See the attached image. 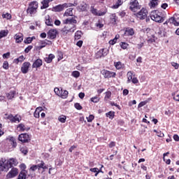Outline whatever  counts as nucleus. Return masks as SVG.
<instances>
[{
	"label": "nucleus",
	"mask_w": 179,
	"mask_h": 179,
	"mask_svg": "<svg viewBox=\"0 0 179 179\" xmlns=\"http://www.w3.org/2000/svg\"><path fill=\"white\" fill-rule=\"evenodd\" d=\"M38 8V3L37 1H32L29 3V7L27 10V13L33 16L37 13V9Z\"/></svg>",
	"instance_id": "1"
},
{
	"label": "nucleus",
	"mask_w": 179,
	"mask_h": 179,
	"mask_svg": "<svg viewBox=\"0 0 179 179\" xmlns=\"http://www.w3.org/2000/svg\"><path fill=\"white\" fill-rule=\"evenodd\" d=\"M9 169H11L9 161L5 158H1L0 160V171H9Z\"/></svg>",
	"instance_id": "2"
},
{
	"label": "nucleus",
	"mask_w": 179,
	"mask_h": 179,
	"mask_svg": "<svg viewBox=\"0 0 179 179\" xmlns=\"http://www.w3.org/2000/svg\"><path fill=\"white\" fill-rule=\"evenodd\" d=\"M150 17L152 20H154V22H157L158 23H162L163 22V17H162V14L158 10L152 11L150 13Z\"/></svg>",
	"instance_id": "3"
},
{
	"label": "nucleus",
	"mask_w": 179,
	"mask_h": 179,
	"mask_svg": "<svg viewBox=\"0 0 179 179\" xmlns=\"http://www.w3.org/2000/svg\"><path fill=\"white\" fill-rule=\"evenodd\" d=\"M4 118H6V120H9L10 122H20V121H22V117L17 115L13 116L12 114H5Z\"/></svg>",
	"instance_id": "4"
},
{
	"label": "nucleus",
	"mask_w": 179,
	"mask_h": 179,
	"mask_svg": "<svg viewBox=\"0 0 179 179\" xmlns=\"http://www.w3.org/2000/svg\"><path fill=\"white\" fill-rule=\"evenodd\" d=\"M129 5V8L132 12H136V10H139V9H141V6H139L138 0H131Z\"/></svg>",
	"instance_id": "5"
},
{
	"label": "nucleus",
	"mask_w": 179,
	"mask_h": 179,
	"mask_svg": "<svg viewBox=\"0 0 179 179\" xmlns=\"http://www.w3.org/2000/svg\"><path fill=\"white\" fill-rule=\"evenodd\" d=\"M136 17L140 20H143L148 17V10L143 8L138 13L136 14Z\"/></svg>",
	"instance_id": "6"
},
{
	"label": "nucleus",
	"mask_w": 179,
	"mask_h": 179,
	"mask_svg": "<svg viewBox=\"0 0 179 179\" xmlns=\"http://www.w3.org/2000/svg\"><path fill=\"white\" fill-rule=\"evenodd\" d=\"M90 12L94 16H104V15L107 13V10H105L103 11H101V10L97 11V9L94 8V6H91Z\"/></svg>",
	"instance_id": "7"
},
{
	"label": "nucleus",
	"mask_w": 179,
	"mask_h": 179,
	"mask_svg": "<svg viewBox=\"0 0 179 179\" xmlns=\"http://www.w3.org/2000/svg\"><path fill=\"white\" fill-rule=\"evenodd\" d=\"M19 174V171L16 168H13L11 170L7 173L6 178H14V177H16Z\"/></svg>",
	"instance_id": "8"
},
{
	"label": "nucleus",
	"mask_w": 179,
	"mask_h": 179,
	"mask_svg": "<svg viewBox=\"0 0 179 179\" xmlns=\"http://www.w3.org/2000/svg\"><path fill=\"white\" fill-rule=\"evenodd\" d=\"M31 66V64L29 62H25L22 64L21 66V72L24 74H26L29 72V69Z\"/></svg>",
	"instance_id": "9"
},
{
	"label": "nucleus",
	"mask_w": 179,
	"mask_h": 179,
	"mask_svg": "<svg viewBox=\"0 0 179 179\" xmlns=\"http://www.w3.org/2000/svg\"><path fill=\"white\" fill-rule=\"evenodd\" d=\"M108 54V50L107 48L101 49L96 53V58H101V57H106Z\"/></svg>",
	"instance_id": "10"
},
{
	"label": "nucleus",
	"mask_w": 179,
	"mask_h": 179,
	"mask_svg": "<svg viewBox=\"0 0 179 179\" xmlns=\"http://www.w3.org/2000/svg\"><path fill=\"white\" fill-rule=\"evenodd\" d=\"M102 75H103L104 78H115L117 73H115V72L110 71L108 70H103Z\"/></svg>",
	"instance_id": "11"
},
{
	"label": "nucleus",
	"mask_w": 179,
	"mask_h": 179,
	"mask_svg": "<svg viewBox=\"0 0 179 179\" xmlns=\"http://www.w3.org/2000/svg\"><path fill=\"white\" fill-rule=\"evenodd\" d=\"M169 24H173L174 26H179V17L174 15L169 19Z\"/></svg>",
	"instance_id": "12"
},
{
	"label": "nucleus",
	"mask_w": 179,
	"mask_h": 179,
	"mask_svg": "<svg viewBox=\"0 0 179 179\" xmlns=\"http://www.w3.org/2000/svg\"><path fill=\"white\" fill-rule=\"evenodd\" d=\"M57 34L58 31L57 29H50L48 32V37L50 38V40H54V38H57Z\"/></svg>",
	"instance_id": "13"
},
{
	"label": "nucleus",
	"mask_w": 179,
	"mask_h": 179,
	"mask_svg": "<svg viewBox=\"0 0 179 179\" xmlns=\"http://www.w3.org/2000/svg\"><path fill=\"white\" fill-rule=\"evenodd\" d=\"M18 139L20 142L26 143L30 140V136L27 134H22L19 136Z\"/></svg>",
	"instance_id": "14"
},
{
	"label": "nucleus",
	"mask_w": 179,
	"mask_h": 179,
	"mask_svg": "<svg viewBox=\"0 0 179 179\" xmlns=\"http://www.w3.org/2000/svg\"><path fill=\"white\" fill-rule=\"evenodd\" d=\"M64 27L70 33H74L75 30H76V25L73 24H66Z\"/></svg>",
	"instance_id": "15"
},
{
	"label": "nucleus",
	"mask_w": 179,
	"mask_h": 179,
	"mask_svg": "<svg viewBox=\"0 0 179 179\" xmlns=\"http://www.w3.org/2000/svg\"><path fill=\"white\" fill-rule=\"evenodd\" d=\"M43 65V60L41 59H36L32 64V68H40Z\"/></svg>",
	"instance_id": "16"
},
{
	"label": "nucleus",
	"mask_w": 179,
	"mask_h": 179,
	"mask_svg": "<svg viewBox=\"0 0 179 179\" xmlns=\"http://www.w3.org/2000/svg\"><path fill=\"white\" fill-rule=\"evenodd\" d=\"M64 24H76L78 23V21L76 19L72 17V18H67L64 22Z\"/></svg>",
	"instance_id": "17"
},
{
	"label": "nucleus",
	"mask_w": 179,
	"mask_h": 179,
	"mask_svg": "<svg viewBox=\"0 0 179 179\" xmlns=\"http://www.w3.org/2000/svg\"><path fill=\"white\" fill-rule=\"evenodd\" d=\"M29 129H30V128L26 127V126H24V124H20L17 126V130L20 131V132H24L25 131H27Z\"/></svg>",
	"instance_id": "18"
},
{
	"label": "nucleus",
	"mask_w": 179,
	"mask_h": 179,
	"mask_svg": "<svg viewBox=\"0 0 179 179\" xmlns=\"http://www.w3.org/2000/svg\"><path fill=\"white\" fill-rule=\"evenodd\" d=\"M14 38L15 43H22L23 41V35L22 34H17L15 35Z\"/></svg>",
	"instance_id": "19"
},
{
	"label": "nucleus",
	"mask_w": 179,
	"mask_h": 179,
	"mask_svg": "<svg viewBox=\"0 0 179 179\" xmlns=\"http://www.w3.org/2000/svg\"><path fill=\"white\" fill-rule=\"evenodd\" d=\"M149 6L151 9L156 8L159 5V0H150Z\"/></svg>",
	"instance_id": "20"
},
{
	"label": "nucleus",
	"mask_w": 179,
	"mask_h": 179,
	"mask_svg": "<svg viewBox=\"0 0 179 179\" xmlns=\"http://www.w3.org/2000/svg\"><path fill=\"white\" fill-rule=\"evenodd\" d=\"M7 161L8 162L11 168H12V166H17V164H19L17 159H16L15 158H11L10 159H7Z\"/></svg>",
	"instance_id": "21"
},
{
	"label": "nucleus",
	"mask_w": 179,
	"mask_h": 179,
	"mask_svg": "<svg viewBox=\"0 0 179 179\" xmlns=\"http://www.w3.org/2000/svg\"><path fill=\"white\" fill-rule=\"evenodd\" d=\"M45 24H47V26H53L54 22L52 21V20H51V18H50V15H46L45 17Z\"/></svg>",
	"instance_id": "22"
},
{
	"label": "nucleus",
	"mask_w": 179,
	"mask_h": 179,
	"mask_svg": "<svg viewBox=\"0 0 179 179\" xmlns=\"http://www.w3.org/2000/svg\"><path fill=\"white\" fill-rule=\"evenodd\" d=\"M124 34L126 36H134V34H135V31H134V29H131V28H127L126 30H125V32H124Z\"/></svg>",
	"instance_id": "23"
},
{
	"label": "nucleus",
	"mask_w": 179,
	"mask_h": 179,
	"mask_svg": "<svg viewBox=\"0 0 179 179\" xmlns=\"http://www.w3.org/2000/svg\"><path fill=\"white\" fill-rule=\"evenodd\" d=\"M27 176V171L26 170L21 171L20 173L18 176L17 179H26Z\"/></svg>",
	"instance_id": "24"
},
{
	"label": "nucleus",
	"mask_w": 179,
	"mask_h": 179,
	"mask_svg": "<svg viewBox=\"0 0 179 179\" xmlns=\"http://www.w3.org/2000/svg\"><path fill=\"white\" fill-rule=\"evenodd\" d=\"M117 20H118V17H117L115 14H112L110 15V23H112V24H115Z\"/></svg>",
	"instance_id": "25"
},
{
	"label": "nucleus",
	"mask_w": 179,
	"mask_h": 179,
	"mask_svg": "<svg viewBox=\"0 0 179 179\" xmlns=\"http://www.w3.org/2000/svg\"><path fill=\"white\" fill-rule=\"evenodd\" d=\"M15 94H16V91L13 90V91H10L9 93L6 94V97L7 99H8V100H12V99L15 97Z\"/></svg>",
	"instance_id": "26"
},
{
	"label": "nucleus",
	"mask_w": 179,
	"mask_h": 179,
	"mask_svg": "<svg viewBox=\"0 0 179 179\" xmlns=\"http://www.w3.org/2000/svg\"><path fill=\"white\" fill-rule=\"evenodd\" d=\"M55 58V56L52 54L49 55L48 57H45V61L47 64H51L52 62V59Z\"/></svg>",
	"instance_id": "27"
},
{
	"label": "nucleus",
	"mask_w": 179,
	"mask_h": 179,
	"mask_svg": "<svg viewBox=\"0 0 179 179\" xmlns=\"http://www.w3.org/2000/svg\"><path fill=\"white\" fill-rule=\"evenodd\" d=\"M24 59H26V57L23 55H21L18 58L14 59V62H15V64H19V62H23Z\"/></svg>",
	"instance_id": "28"
},
{
	"label": "nucleus",
	"mask_w": 179,
	"mask_h": 179,
	"mask_svg": "<svg viewBox=\"0 0 179 179\" xmlns=\"http://www.w3.org/2000/svg\"><path fill=\"white\" fill-rule=\"evenodd\" d=\"M42 3V6L41 7V9H47V8H48L49 6V2L46 0H43V1H41Z\"/></svg>",
	"instance_id": "29"
},
{
	"label": "nucleus",
	"mask_w": 179,
	"mask_h": 179,
	"mask_svg": "<svg viewBox=\"0 0 179 179\" xmlns=\"http://www.w3.org/2000/svg\"><path fill=\"white\" fill-rule=\"evenodd\" d=\"M78 9L81 10V12H85V10H87V4L83 3L80 6H78Z\"/></svg>",
	"instance_id": "30"
},
{
	"label": "nucleus",
	"mask_w": 179,
	"mask_h": 179,
	"mask_svg": "<svg viewBox=\"0 0 179 179\" xmlns=\"http://www.w3.org/2000/svg\"><path fill=\"white\" fill-rule=\"evenodd\" d=\"M9 31L8 30H1L0 31V39L3 38V37H6Z\"/></svg>",
	"instance_id": "31"
},
{
	"label": "nucleus",
	"mask_w": 179,
	"mask_h": 179,
	"mask_svg": "<svg viewBox=\"0 0 179 179\" xmlns=\"http://www.w3.org/2000/svg\"><path fill=\"white\" fill-rule=\"evenodd\" d=\"M70 33V31H69L66 29L64 27L61 31V36L62 37H65L67 34H69Z\"/></svg>",
	"instance_id": "32"
},
{
	"label": "nucleus",
	"mask_w": 179,
	"mask_h": 179,
	"mask_svg": "<svg viewBox=\"0 0 179 179\" xmlns=\"http://www.w3.org/2000/svg\"><path fill=\"white\" fill-rule=\"evenodd\" d=\"M73 8H68L64 13L65 16H72L73 15Z\"/></svg>",
	"instance_id": "33"
},
{
	"label": "nucleus",
	"mask_w": 179,
	"mask_h": 179,
	"mask_svg": "<svg viewBox=\"0 0 179 179\" xmlns=\"http://www.w3.org/2000/svg\"><path fill=\"white\" fill-rule=\"evenodd\" d=\"M58 120L59 122H62V124H65L66 121V116L62 115L58 117Z\"/></svg>",
	"instance_id": "34"
},
{
	"label": "nucleus",
	"mask_w": 179,
	"mask_h": 179,
	"mask_svg": "<svg viewBox=\"0 0 179 179\" xmlns=\"http://www.w3.org/2000/svg\"><path fill=\"white\" fill-rule=\"evenodd\" d=\"M106 117H108V118H110V120H113V118H114L115 115V112L114 111H110L108 113H107L106 114Z\"/></svg>",
	"instance_id": "35"
},
{
	"label": "nucleus",
	"mask_w": 179,
	"mask_h": 179,
	"mask_svg": "<svg viewBox=\"0 0 179 179\" xmlns=\"http://www.w3.org/2000/svg\"><path fill=\"white\" fill-rule=\"evenodd\" d=\"M38 169L40 170V169H43V170H47L48 167L45 166V163L44 162H41V164H38Z\"/></svg>",
	"instance_id": "36"
},
{
	"label": "nucleus",
	"mask_w": 179,
	"mask_h": 179,
	"mask_svg": "<svg viewBox=\"0 0 179 179\" xmlns=\"http://www.w3.org/2000/svg\"><path fill=\"white\" fill-rule=\"evenodd\" d=\"M114 66H115L116 69H122V68L124 66V64H122L121 62H117L114 63Z\"/></svg>",
	"instance_id": "37"
},
{
	"label": "nucleus",
	"mask_w": 179,
	"mask_h": 179,
	"mask_svg": "<svg viewBox=\"0 0 179 179\" xmlns=\"http://www.w3.org/2000/svg\"><path fill=\"white\" fill-rule=\"evenodd\" d=\"M68 94H69V92H68L67 90H64L63 92L62 91L59 97H62V99H66L68 97Z\"/></svg>",
	"instance_id": "38"
},
{
	"label": "nucleus",
	"mask_w": 179,
	"mask_h": 179,
	"mask_svg": "<svg viewBox=\"0 0 179 179\" xmlns=\"http://www.w3.org/2000/svg\"><path fill=\"white\" fill-rule=\"evenodd\" d=\"M127 76V83H130V82L134 79V78H132V72L129 71Z\"/></svg>",
	"instance_id": "39"
},
{
	"label": "nucleus",
	"mask_w": 179,
	"mask_h": 179,
	"mask_svg": "<svg viewBox=\"0 0 179 179\" xmlns=\"http://www.w3.org/2000/svg\"><path fill=\"white\" fill-rule=\"evenodd\" d=\"M82 37V31H77L75 34V39L76 40H79Z\"/></svg>",
	"instance_id": "40"
},
{
	"label": "nucleus",
	"mask_w": 179,
	"mask_h": 179,
	"mask_svg": "<svg viewBox=\"0 0 179 179\" xmlns=\"http://www.w3.org/2000/svg\"><path fill=\"white\" fill-rule=\"evenodd\" d=\"M71 75L73 78H78L80 76V73L78 71H74L72 72Z\"/></svg>",
	"instance_id": "41"
},
{
	"label": "nucleus",
	"mask_w": 179,
	"mask_h": 179,
	"mask_svg": "<svg viewBox=\"0 0 179 179\" xmlns=\"http://www.w3.org/2000/svg\"><path fill=\"white\" fill-rule=\"evenodd\" d=\"M33 38H36L35 37H28L27 38V40H24V42L25 44H30L33 41Z\"/></svg>",
	"instance_id": "42"
},
{
	"label": "nucleus",
	"mask_w": 179,
	"mask_h": 179,
	"mask_svg": "<svg viewBox=\"0 0 179 179\" xmlns=\"http://www.w3.org/2000/svg\"><path fill=\"white\" fill-rule=\"evenodd\" d=\"M2 17H3V19L9 20V19H11L12 15L10 14L6 13V14L2 15Z\"/></svg>",
	"instance_id": "43"
},
{
	"label": "nucleus",
	"mask_w": 179,
	"mask_h": 179,
	"mask_svg": "<svg viewBox=\"0 0 179 179\" xmlns=\"http://www.w3.org/2000/svg\"><path fill=\"white\" fill-rule=\"evenodd\" d=\"M54 92H55V94H57V96H60L62 90H59V88L55 87L54 90Z\"/></svg>",
	"instance_id": "44"
},
{
	"label": "nucleus",
	"mask_w": 179,
	"mask_h": 179,
	"mask_svg": "<svg viewBox=\"0 0 179 179\" xmlns=\"http://www.w3.org/2000/svg\"><path fill=\"white\" fill-rule=\"evenodd\" d=\"M120 47L123 50H127V48H128V43H127L125 42H122V43H120Z\"/></svg>",
	"instance_id": "45"
},
{
	"label": "nucleus",
	"mask_w": 179,
	"mask_h": 179,
	"mask_svg": "<svg viewBox=\"0 0 179 179\" xmlns=\"http://www.w3.org/2000/svg\"><path fill=\"white\" fill-rule=\"evenodd\" d=\"M91 101H92V103H99L100 101V98L98 96H94L91 98Z\"/></svg>",
	"instance_id": "46"
},
{
	"label": "nucleus",
	"mask_w": 179,
	"mask_h": 179,
	"mask_svg": "<svg viewBox=\"0 0 179 179\" xmlns=\"http://www.w3.org/2000/svg\"><path fill=\"white\" fill-rule=\"evenodd\" d=\"M121 5H122V0H118L117 4L113 6V8L117 9L118 7L121 6Z\"/></svg>",
	"instance_id": "47"
},
{
	"label": "nucleus",
	"mask_w": 179,
	"mask_h": 179,
	"mask_svg": "<svg viewBox=\"0 0 179 179\" xmlns=\"http://www.w3.org/2000/svg\"><path fill=\"white\" fill-rule=\"evenodd\" d=\"M20 152L21 153H23V155H27V148L26 147H21L20 148Z\"/></svg>",
	"instance_id": "48"
},
{
	"label": "nucleus",
	"mask_w": 179,
	"mask_h": 179,
	"mask_svg": "<svg viewBox=\"0 0 179 179\" xmlns=\"http://www.w3.org/2000/svg\"><path fill=\"white\" fill-rule=\"evenodd\" d=\"M63 10H64V6H57L56 7H55V10H56V12H61Z\"/></svg>",
	"instance_id": "49"
},
{
	"label": "nucleus",
	"mask_w": 179,
	"mask_h": 179,
	"mask_svg": "<svg viewBox=\"0 0 179 179\" xmlns=\"http://www.w3.org/2000/svg\"><path fill=\"white\" fill-rule=\"evenodd\" d=\"M87 122H92L94 120V115H90L89 117H87Z\"/></svg>",
	"instance_id": "50"
},
{
	"label": "nucleus",
	"mask_w": 179,
	"mask_h": 179,
	"mask_svg": "<svg viewBox=\"0 0 179 179\" xmlns=\"http://www.w3.org/2000/svg\"><path fill=\"white\" fill-rule=\"evenodd\" d=\"M3 69H9V63L8 62H4L3 64Z\"/></svg>",
	"instance_id": "51"
},
{
	"label": "nucleus",
	"mask_w": 179,
	"mask_h": 179,
	"mask_svg": "<svg viewBox=\"0 0 179 179\" xmlns=\"http://www.w3.org/2000/svg\"><path fill=\"white\" fill-rule=\"evenodd\" d=\"M74 107L76 110H82V106H80V103H75Z\"/></svg>",
	"instance_id": "52"
},
{
	"label": "nucleus",
	"mask_w": 179,
	"mask_h": 179,
	"mask_svg": "<svg viewBox=\"0 0 179 179\" xmlns=\"http://www.w3.org/2000/svg\"><path fill=\"white\" fill-rule=\"evenodd\" d=\"M171 65L172 66H173V68H175V69H178L179 68V64L176 62H171Z\"/></svg>",
	"instance_id": "53"
},
{
	"label": "nucleus",
	"mask_w": 179,
	"mask_h": 179,
	"mask_svg": "<svg viewBox=\"0 0 179 179\" xmlns=\"http://www.w3.org/2000/svg\"><path fill=\"white\" fill-rule=\"evenodd\" d=\"M148 102L146 101H141L139 104H138V108H141V107H143V106H146V103H147Z\"/></svg>",
	"instance_id": "54"
},
{
	"label": "nucleus",
	"mask_w": 179,
	"mask_h": 179,
	"mask_svg": "<svg viewBox=\"0 0 179 179\" xmlns=\"http://www.w3.org/2000/svg\"><path fill=\"white\" fill-rule=\"evenodd\" d=\"M95 25L96 26V27H98V29H101L104 26V24H103L100 22H96Z\"/></svg>",
	"instance_id": "55"
},
{
	"label": "nucleus",
	"mask_w": 179,
	"mask_h": 179,
	"mask_svg": "<svg viewBox=\"0 0 179 179\" xmlns=\"http://www.w3.org/2000/svg\"><path fill=\"white\" fill-rule=\"evenodd\" d=\"M110 97H111V92H106L105 99L107 100Z\"/></svg>",
	"instance_id": "56"
},
{
	"label": "nucleus",
	"mask_w": 179,
	"mask_h": 179,
	"mask_svg": "<svg viewBox=\"0 0 179 179\" xmlns=\"http://www.w3.org/2000/svg\"><path fill=\"white\" fill-rule=\"evenodd\" d=\"M41 44H42V45L38 47V50H41V48H44V47H45V45H46L47 44H48V43H47L45 42V41H44L42 42Z\"/></svg>",
	"instance_id": "57"
},
{
	"label": "nucleus",
	"mask_w": 179,
	"mask_h": 179,
	"mask_svg": "<svg viewBox=\"0 0 179 179\" xmlns=\"http://www.w3.org/2000/svg\"><path fill=\"white\" fill-rule=\"evenodd\" d=\"M131 82H132V83H134V85L139 83V80L136 78H133V79H131Z\"/></svg>",
	"instance_id": "58"
},
{
	"label": "nucleus",
	"mask_w": 179,
	"mask_h": 179,
	"mask_svg": "<svg viewBox=\"0 0 179 179\" xmlns=\"http://www.w3.org/2000/svg\"><path fill=\"white\" fill-rule=\"evenodd\" d=\"M34 116L35 117V118H40V112L35 110Z\"/></svg>",
	"instance_id": "59"
},
{
	"label": "nucleus",
	"mask_w": 179,
	"mask_h": 179,
	"mask_svg": "<svg viewBox=\"0 0 179 179\" xmlns=\"http://www.w3.org/2000/svg\"><path fill=\"white\" fill-rule=\"evenodd\" d=\"M37 169H38V165H33L32 166H31L30 170H31V171H36Z\"/></svg>",
	"instance_id": "60"
},
{
	"label": "nucleus",
	"mask_w": 179,
	"mask_h": 179,
	"mask_svg": "<svg viewBox=\"0 0 179 179\" xmlns=\"http://www.w3.org/2000/svg\"><path fill=\"white\" fill-rule=\"evenodd\" d=\"M161 8L162 9H167V8H169V4H167V3H164L161 5Z\"/></svg>",
	"instance_id": "61"
},
{
	"label": "nucleus",
	"mask_w": 179,
	"mask_h": 179,
	"mask_svg": "<svg viewBox=\"0 0 179 179\" xmlns=\"http://www.w3.org/2000/svg\"><path fill=\"white\" fill-rule=\"evenodd\" d=\"M31 48H33V46L29 45L28 46L25 50H24V52H26V54H27L31 50Z\"/></svg>",
	"instance_id": "62"
},
{
	"label": "nucleus",
	"mask_w": 179,
	"mask_h": 179,
	"mask_svg": "<svg viewBox=\"0 0 179 179\" xmlns=\"http://www.w3.org/2000/svg\"><path fill=\"white\" fill-rule=\"evenodd\" d=\"M9 57H10V52H7L3 55V58L4 59H8Z\"/></svg>",
	"instance_id": "63"
},
{
	"label": "nucleus",
	"mask_w": 179,
	"mask_h": 179,
	"mask_svg": "<svg viewBox=\"0 0 179 179\" xmlns=\"http://www.w3.org/2000/svg\"><path fill=\"white\" fill-rule=\"evenodd\" d=\"M173 139H174V141H176V142H179V136H178V135L175 134L173 136Z\"/></svg>",
	"instance_id": "64"
}]
</instances>
